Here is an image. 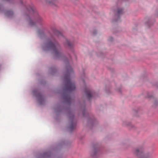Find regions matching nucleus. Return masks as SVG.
Instances as JSON below:
<instances>
[{"label":"nucleus","mask_w":158,"mask_h":158,"mask_svg":"<svg viewBox=\"0 0 158 158\" xmlns=\"http://www.w3.org/2000/svg\"><path fill=\"white\" fill-rule=\"evenodd\" d=\"M43 48L44 50H52L55 56L57 57L61 56L62 54L60 51V46L57 42L53 43L49 40L44 47Z\"/></svg>","instance_id":"1"},{"label":"nucleus","mask_w":158,"mask_h":158,"mask_svg":"<svg viewBox=\"0 0 158 158\" xmlns=\"http://www.w3.org/2000/svg\"><path fill=\"white\" fill-rule=\"evenodd\" d=\"M75 124H74L73 123H71L70 127V129L71 131H72L74 127L75 126Z\"/></svg>","instance_id":"11"},{"label":"nucleus","mask_w":158,"mask_h":158,"mask_svg":"<svg viewBox=\"0 0 158 158\" xmlns=\"http://www.w3.org/2000/svg\"><path fill=\"white\" fill-rule=\"evenodd\" d=\"M27 9L30 11L31 13H34L35 15L37 16V18L39 20H41V18L38 15L37 13L36 12V10L35 9L34 7L33 6H30L29 8H27Z\"/></svg>","instance_id":"5"},{"label":"nucleus","mask_w":158,"mask_h":158,"mask_svg":"<svg viewBox=\"0 0 158 158\" xmlns=\"http://www.w3.org/2000/svg\"><path fill=\"white\" fill-rule=\"evenodd\" d=\"M20 2H21V3L22 4H23V2H22V1H20Z\"/></svg>","instance_id":"14"},{"label":"nucleus","mask_w":158,"mask_h":158,"mask_svg":"<svg viewBox=\"0 0 158 158\" xmlns=\"http://www.w3.org/2000/svg\"><path fill=\"white\" fill-rule=\"evenodd\" d=\"M6 14L7 16L9 17H10L13 15V13L12 11L9 10L6 12Z\"/></svg>","instance_id":"8"},{"label":"nucleus","mask_w":158,"mask_h":158,"mask_svg":"<svg viewBox=\"0 0 158 158\" xmlns=\"http://www.w3.org/2000/svg\"><path fill=\"white\" fill-rule=\"evenodd\" d=\"M97 151V150H94V153L92 154V156H93L96 153V152Z\"/></svg>","instance_id":"12"},{"label":"nucleus","mask_w":158,"mask_h":158,"mask_svg":"<svg viewBox=\"0 0 158 158\" xmlns=\"http://www.w3.org/2000/svg\"><path fill=\"white\" fill-rule=\"evenodd\" d=\"M123 13V10L122 9L118 8V10L117 15L118 16Z\"/></svg>","instance_id":"10"},{"label":"nucleus","mask_w":158,"mask_h":158,"mask_svg":"<svg viewBox=\"0 0 158 158\" xmlns=\"http://www.w3.org/2000/svg\"><path fill=\"white\" fill-rule=\"evenodd\" d=\"M56 34H57L58 37L60 38L61 37L65 40L66 41V43L65 45H66L69 48H72L73 45V44L70 43L69 40L66 39H65L64 37L61 33L59 31H57Z\"/></svg>","instance_id":"4"},{"label":"nucleus","mask_w":158,"mask_h":158,"mask_svg":"<svg viewBox=\"0 0 158 158\" xmlns=\"http://www.w3.org/2000/svg\"><path fill=\"white\" fill-rule=\"evenodd\" d=\"M66 69H67V73L68 74H70L73 72L71 67L69 65L67 66Z\"/></svg>","instance_id":"7"},{"label":"nucleus","mask_w":158,"mask_h":158,"mask_svg":"<svg viewBox=\"0 0 158 158\" xmlns=\"http://www.w3.org/2000/svg\"><path fill=\"white\" fill-rule=\"evenodd\" d=\"M134 154L137 156L138 158H144L145 156H143V149L141 148H136L134 152Z\"/></svg>","instance_id":"3"},{"label":"nucleus","mask_w":158,"mask_h":158,"mask_svg":"<svg viewBox=\"0 0 158 158\" xmlns=\"http://www.w3.org/2000/svg\"><path fill=\"white\" fill-rule=\"evenodd\" d=\"M85 93L87 98L89 100L90 99L92 96V94L91 91L89 89H86Z\"/></svg>","instance_id":"6"},{"label":"nucleus","mask_w":158,"mask_h":158,"mask_svg":"<svg viewBox=\"0 0 158 158\" xmlns=\"http://www.w3.org/2000/svg\"><path fill=\"white\" fill-rule=\"evenodd\" d=\"M64 80L65 82V89L66 91L71 92L75 89V84L71 81L69 75H66L65 77Z\"/></svg>","instance_id":"2"},{"label":"nucleus","mask_w":158,"mask_h":158,"mask_svg":"<svg viewBox=\"0 0 158 158\" xmlns=\"http://www.w3.org/2000/svg\"><path fill=\"white\" fill-rule=\"evenodd\" d=\"M143 156H145L144 158H148V157H149V156H148L147 155H144L143 153Z\"/></svg>","instance_id":"13"},{"label":"nucleus","mask_w":158,"mask_h":158,"mask_svg":"<svg viewBox=\"0 0 158 158\" xmlns=\"http://www.w3.org/2000/svg\"><path fill=\"white\" fill-rule=\"evenodd\" d=\"M28 19H27L29 25L31 26H33L35 24V23L33 22V21L31 19V18L28 16Z\"/></svg>","instance_id":"9"}]
</instances>
